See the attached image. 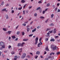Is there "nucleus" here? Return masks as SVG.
I'll use <instances>...</instances> for the list:
<instances>
[{
  "instance_id": "nucleus-50",
  "label": "nucleus",
  "mask_w": 60,
  "mask_h": 60,
  "mask_svg": "<svg viewBox=\"0 0 60 60\" xmlns=\"http://www.w3.org/2000/svg\"><path fill=\"white\" fill-rule=\"evenodd\" d=\"M49 32L50 33V34H51V33H52V32H53V30L50 31H49Z\"/></svg>"
},
{
  "instance_id": "nucleus-8",
  "label": "nucleus",
  "mask_w": 60,
  "mask_h": 60,
  "mask_svg": "<svg viewBox=\"0 0 60 60\" xmlns=\"http://www.w3.org/2000/svg\"><path fill=\"white\" fill-rule=\"evenodd\" d=\"M4 45V43L2 42H1L0 43V46H3Z\"/></svg>"
},
{
  "instance_id": "nucleus-40",
  "label": "nucleus",
  "mask_w": 60,
  "mask_h": 60,
  "mask_svg": "<svg viewBox=\"0 0 60 60\" xmlns=\"http://www.w3.org/2000/svg\"><path fill=\"white\" fill-rule=\"evenodd\" d=\"M50 28L47 29L46 30V31H49V30H50Z\"/></svg>"
},
{
  "instance_id": "nucleus-47",
  "label": "nucleus",
  "mask_w": 60,
  "mask_h": 60,
  "mask_svg": "<svg viewBox=\"0 0 60 60\" xmlns=\"http://www.w3.org/2000/svg\"><path fill=\"white\" fill-rule=\"evenodd\" d=\"M2 53V52L0 51V56H1V54Z\"/></svg>"
},
{
  "instance_id": "nucleus-28",
  "label": "nucleus",
  "mask_w": 60,
  "mask_h": 60,
  "mask_svg": "<svg viewBox=\"0 0 60 60\" xmlns=\"http://www.w3.org/2000/svg\"><path fill=\"white\" fill-rule=\"evenodd\" d=\"M6 19H8V15H6Z\"/></svg>"
},
{
  "instance_id": "nucleus-43",
  "label": "nucleus",
  "mask_w": 60,
  "mask_h": 60,
  "mask_svg": "<svg viewBox=\"0 0 60 60\" xmlns=\"http://www.w3.org/2000/svg\"><path fill=\"white\" fill-rule=\"evenodd\" d=\"M2 57L4 58V55L3 54H2Z\"/></svg>"
},
{
  "instance_id": "nucleus-14",
  "label": "nucleus",
  "mask_w": 60,
  "mask_h": 60,
  "mask_svg": "<svg viewBox=\"0 0 60 60\" xmlns=\"http://www.w3.org/2000/svg\"><path fill=\"white\" fill-rule=\"evenodd\" d=\"M45 50H47V51H49V49L48 47H47L45 48Z\"/></svg>"
},
{
  "instance_id": "nucleus-49",
  "label": "nucleus",
  "mask_w": 60,
  "mask_h": 60,
  "mask_svg": "<svg viewBox=\"0 0 60 60\" xmlns=\"http://www.w3.org/2000/svg\"><path fill=\"white\" fill-rule=\"evenodd\" d=\"M50 5V4H47V6H49Z\"/></svg>"
},
{
  "instance_id": "nucleus-46",
  "label": "nucleus",
  "mask_w": 60,
  "mask_h": 60,
  "mask_svg": "<svg viewBox=\"0 0 60 60\" xmlns=\"http://www.w3.org/2000/svg\"><path fill=\"white\" fill-rule=\"evenodd\" d=\"M11 47V45H9L8 47V49H10Z\"/></svg>"
},
{
  "instance_id": "nucleus-51",
  "label": "nucleus",
  "mask_w": 60,
  "mask_h": 60,
  "mask_svg": "<svg viewBox=\"0 0 60 60\" xmlns=\"http://www.w3.org/2000/svg\"><path fill=\"white\" fill-rule=\"evenodd\" d=\"M29 58H30V56L29 55H28L27 56Z\"/></svg>"
},
{
  "instance_id": "nucleus-23",
  "label": "nucleus",
  "mask_w": 60,
  "mask_h": 60,
  "mask_svg": "<svg viewBox=\"0 0 60 60\" xmlns=\"http://www.w3.org/2000/svg\"><path fill=\"white\" fill-rule=\"evenodd\" d=\"M3 30L4 31H7V30L6 29V28H3Z\"/></svg>"
},
{
  "instance_id": "nucleus-45",
  "label": "nucleus",
  "mask_w": 60,
  "mask_h": 60,
  "mask_svg": "<svg viewBox=\"0 0 60 60\" xmlns=\"http://www.w3.org/2000/svg\"><path fill=\"white\" fill-rule=\"evenodd\" d=\"M22 25V26H26V24H23Z\"/></svg>"
},
{
  "instance_id": "nucleus-57",
  "label": "nucleus",
  "mask_w": 60,
  "mask_h": 60,
  "mask_svg": "<svg viewBox=\"0 0 60 60\" xmlns=\"http://www.w3.org/2000/svg\"><path fill=\"white\" fill-rule=\"evenodd\" d=\"M58 37V36H55V38H56V39H57Z\"/></svg>"
},
{
  "instance_id": "nucleus-31",
  "label": "nucleus",
  "mask_w": 60,
  "mask_h": 60,
  "mask_svg": "<svg viewBox=\"0 0 60 60\" xmlns=\"http://www.w3.org/2000/svg\"><path fill=\"white\" fill-rule=\"evenodd\" d=\"M2 48H3V49L5 48V45H4L3 46H2Z\"/></svg>"
},
{
  "instance_id": "nucleus-54",
  "label": "nucleus",
  "mask_w": 60,
  "mask_h": 60,
  "mask_svg": "<svg viewBox=\"0 0 60 60\" xmlns=\"http://www.w3.org/2000/svg\"><path fill=\"white\" fill-rule=\"evenodd\" d=\"M19 25H18L17 26V27H16V29H18V27H19Z\"/></svg>"
},
{
  "instance_id": "nucleus-1",
  "label": "nucleus",
  "mask_w": 60,
  "mask_h": 60,
  "mask_svg": "<svg viewBox=\"0 0 60 60\" xmlns=\"http://www.w3.org/2000/svg\"><path fill=\"white\" fill-rule=\"evenodd\" d=\"M25 43L24 42H22V44L21 43H19L17 44V46L18 47H20V46L21 47H23V45L25 44Z\"/></svg>"
},
{
  "instance_id": "nucleus-7",
  "label": "nucleus",
  "mask_w": 60,
  "mask_h": 60,
  "mask_svg": "<svg viewBox=\"0 0 60 60\" xmlns=\"http://www.w3.org/2000/svg\"><path fill=\"white\" fill-rule=\"evenodd\" d=\"M48 9V8L46 9L45 11H43V14H44V13L46 12V11H47Z\"/></svg>"
},
{
  "instance_id": "nucleus-19",
  "label": "nucleus",
  "mask_w": 60,
  "mask_h": 60,
  "mask_svg": "<svg viewBox=\"0 0 60 60\" xmlns=\"http://www.w3.org/2000/svg\"><path fill=\"white\" fill-rule=\"evenodd\" d=\"M12 39H15L16 38V37H15V36H12Z\"/></svg>"
},
{
  "instance_id": "nucleus-27",
  "label": "nucleus",
  "mask_w": 60,
  "mask_h": 60,
  "mask_svg": "<svg viewBox=\"0 0 60 60\" xmlns=\"http://www.w3.org/2000/svg\"><path fill=\"white\" fill-rule=\"evenodd\" d=\"M23 12L22 14H23V15H25V10L23 11Z\"/></svg>"
},
{
  "instance_id": "nucleus-52",
  "label": "nucleus",
  "mask_w": 60,
  "mask_h": 60,
  "mask_svg": "<svg viewBox=\"0 0 60 60\" xmlns=\"http://www.w3.org/2000/svg\"><path fill=\"white\" fill-rule=\"evenodd\" d=\"M41 39H42V38H40L39 39V41H41Z\"/></svg>"
},
{
  "instance_id": "nucleus-41",
  "label": "nucleus",
  "mask_w": 60,
  "mask_h": 60,
  "mask_svg": "<svg viewBox=\"0 0 60 60\" xmlns=\"http://www.w3.org/2000/svg\"><path fill=\"white\" fill-rule=\"evenodd\" d=\"M39 11L40 13H41V9H40V10H39Z\"/></svg>"
},
{
  "instance_id": "nucleus-56",
  "label": "nucleus",
  "mask_w": 60,
  "mask_h": 60,
  "mask_svg": "<svg viewBox=\"0 0 60 60\" xmlns=\"http://www.w3.org/2000/svg\"><path fill=\"white\" fill-rule=\"evenodd\" d=\"M18 38H16L15 40V41H18Z\"/></svg>"
},
{
  "instance_id": "nucleus-39",
  "label": "nucleus",
  "mask_w": 60,
  "mask_h": 60,
  "mask_svg": "<svg viewBox=\"0 0 60 60\" xmlns=\"http://www.w3.org/2000/svg\"><path fill=\"white\" fill-rule=\"evenodd\" d=\"M57 8H56L54 10L55 11H57Z\"/></svg>"
},
{
  "instance_id": "nucleus-12",
  "label": "nucleus",
  "mask_w": 60,
  "mask_h": 60,
  "mask_svg": "<svg viewBox=\"0 0 60 60\" xmlns=\"http://www.w3.org/2000/svg\"><path fill=\"white\" fill-rule=\"evenodd\" d=\"M25 0H22L21 2L22 3H25L26 2V1H25Z\"/></svg>"
},
{
  "instance_id": "nucleus-61",
  "label": "nucleus",
  "mask_w": 60,
  "mask_h": 60,
  "mask_svg": "<svg viewBox=\"0 0 60 60\" xmlns=\"http://www.w3.org/2000/svg\"><path fill=\"white\" fill-rule=\"evenodd\" d=\"M26 5H24V6L23 7V9H24L25 8V7H26Z\"/></svg>"
},
{
  "instance_id": "nucleus-10",
  "label": "nucleus",
  "mask_w": 60,
  "mask_h": 60,
  "mask_svg": "<svg viewBox=\"0 0 60 60\" xmlns=\"http://www.w3.org/2000/svg\"><path fill=\"white\" fill-rule=\"evenodd\" d=\"M36 54L37 55H40V52L39 51H37L36 52Z\"/></svg>"
},
{
  "instance_id": "nucleus-34",
  "label": "nucleus",
  "mask_w": 60,
  "mask_h": 60,
  "mask_svg": "<svg viewBox=\"0 0 60 60\" xmlns=\"http://www.w3.org/2000/svg\"><path fill=\"white\" fill-rule=\"evenodd\" d=\"M49 25L50 26H54V24H53V23H51V24H50Z\"/></svg>"
},
{
  "instance_id": "nucleus-18",
  "label": "nucleus",
  "mask_w": 60,
  "mask_h": 60,
  "mask_svg": "<svg viewBox=\"0 0 60 60\" xmlns=\"http://www.w3.org/2000/svg\"><path fill=\"white\" fill-rule=\"evenodd\" d=\"M38 4H41V3H42V0H41L39 1L38 2Z\"/></svg>"
},
{
  "instance_id": "nucleus-60",
  "label": "nucleus",
  "mask_w": 60,
  "mask_h": 60,
  "mask_svg": "<svg viewBox=\"0 0 60 60\" xmlns=\"http://www.w3.org/2000/svg\"><path fill=\"white\" fill-rule=\"evenodd\" d=\"M56 50H58V48L57 47H56Z\"/></svg>"
},
{
  "instance_id": "nucleus-48",
  "label": "nucleus",
  "mask_w": 60,
  "mask_h": 60,
  "mask_svg": "<svg viewBox=\"0 0 60 60\" xmlns=\"http://www.w3.org/2000/svg\"><path fill=\"white\" fill-rule=\"evenodd\" d=\"M60 54V52H57L56 54L57 55H59V54Z\"/></svg>"
},
{
  "instance_id": "nucleus-36",
  "label": "nucleus",
  "mask_w": 60,
  "mask_h": 60,
  "mask_svg": "<svg viewBox=\"0 0 60 60\" xmlns=\"http://www.w3.org/2000/svg\"><path fill=\"white\" fill-rule=\"evenodd\" d=\"M38 56L37 55H36L35 56V59H37L38 57Z\"/></svg>"
},
{
  "instance_id": "nucleus-59",
  "label": "nucleus",
  "mask_w": 60,
  "mask_h": 60,
  "mask_svg": "<svg viewBox=\"0 0 60 60\" xmlns=\"http://www.w3.org/2000/svg\"><path fill=\"white\" fill-rule=\"evenodd\" d=\"M54 59V57H52L51 58V59H52H52Z\"/></svg>"
},
{
  "instance_id": "nucleus-4",
  "label": "nucleus",
  "mask_w": 60,
  "mask_h": 60,
  "mask_svg": "<svg viewBox=\"0 0 60 60\" xmlns=\"http://www.w3.org/2000/svg\"><path fill=\"white\" fill-rule=\"evenodd\" d=\"M22 48H21L20 49H18V50L19 51V50H20V53H19V55H20V53L21 52H22Z\"/></svg>"
},
{
  "instance_id": "nucleus-26",
  "label": "nucleus",
  "mask_w": 60,
  "mask_h": 60,
  "mask_svg": "<svg viewBox=\"0 0 60 60\" xmlns=\"http://www.w3.org/2000/svg\"><path fill=\"white\" fill-rule=\"evenodd\" d=\"M41 8L40 7H39L37 8L36 9V11H37L38 10H39Z\"/></svg>"
},
{
  "instance_id": "nucleus-2",
  "label": "nucleus",
  "mask_w": 60,
  "mask_h": 60,
  "mask_svg": "<svg viewBox=\"0 0 60 60\" xmlns=\"http://www.w3.org/2000/svg\"><path fill=\"white\" fill-rule=\"evenodd\" d=\"M26 56V54L25 53H23L22 55V57H21V58L22 59H24V58H25Z\"/></svg>"
},
{
  "instance_id": "nucleus-20",
  "label": "nucleus",
  "mask_w": 60,
  "mask_h": 60,
  "mask_svg": "<svg viewBox=\"0 0 60 60\" xmlns=\"http://www.w3.org/2000/svg\"><path fill=\"white\" fill-rule=\"evenodd\" d=\"M27 32H29L30 31V28H27Z\"/></svg>"
},
{
  "instance_id": "nucleus-33",
  "label": "nucleus",
  "mask_w": 60,
  "mask_h": 60,
  "mask_svg": "<svg viewBox=\"0 0 60 60\" xmlns=\"http://www.w3.org/2000/svg\"><path fill=\"white\" fill-rule=\"evenodd\" d=\"M20 34V31H18L17 33V34L19 35Z\"/></svg>"
},
{
  "instance_id": "nucleus-63",
  "label": "nucleus",
  "mask_w": 60,
  "mask_h": 60,
  "mask_svg": "<svg viewBox=\"0 0 60 60\" xmlns=\"http://www.w3.org/2000/svg\"><path fill=\"white\" fill-rule=\"evenodd\" d=\"M46 41H48V40H49V39L47 38H45Z\"/></svg>"
},
{
  "instance_id": "nucleus-17",
  "label": "nucleus",
  "mask_w": 60,
  "mask_h": 60,
  "mask_svg": "<svg viewBox=\"0 0 60 60\" xmlns=\"http://www.w3.org/2000/svg\"><path fill=\"white\" fill-rule=\"evenodd\" d=\"M4 1L2 2L1 4V5H2V6H3V5H4Z\"/></svg>"
},
{
  "instance_id": "nucleus-30",
  "label": "nucleus",
  "mask_w": 60,
  "mask_h": 60,
  "mask_svg": "<svg viewBox=\"0 0 60 60\" xmlns=\"http://www.w3.org/2000/svg\"><path fill=\"white\" fill-rule=\"evenodd\" d=\"M22 35L23 36L25 34V32H22Z\"/></svg>"
},
{
  "instance_id": "nucleus-13",
  "label": "nucleus",
  "mask_w": 60,
  "mask_h": 60,
  "mask_svg": "<svg viewBox=\"0 0 60 60\" xmlns=\"http://www.w3.org/2000/svg\"><path fill=\"white\" fill-rule=\"evenodd\" d=\"M56 29L55 28L53 30V33H54V34H55V33H56Z\"/></svg>"
},
{
  "instance_id": "nucleus-62",
  "label": "nucleus",
  "mask_w": 60,
  "mask_h": 60,
  "mask_svg": "<svg viewBox=\"0 0 60 60\" xmlns=\"http://www.w3.org/2000/svg\"><path fill=\"white\" fill-rule=\"evenodd\" d=\"M51 49H53V45H52L51 46Z\"/></svg>"
},
{
  "instance_id": "nucleus-3",
  "label": "nucleus",
  "mask_w": 60,
  "mask_h": 60,
  "mask_svg": "<svg viewBox=\"0 0 60 60\" xmlns=\"http://www.w3.org/2000/svg\"><path fill=\"white\" fill-rule=\"evenodd\" d=\"M38 41V37H36L35 39V43L34 44L36 45L37 44V42Z\"/></svg>"
},
{
  "instance_id": "nucleus-16",
  "label": "nucleus",
  "mask_w": 60,
  "mask_h": 60,
  "mask_svg": "<svg viewBox=\"0 0 60 60\" xmlns=\"http://www.w3.org/2000/svg\"><path fill=\"white\" fill-rule=\"evenodd\" d=\"M36 30V29L35 28L34 30H32V32H35Z\"/></svg>"
},
{
  "instance_id": "nucleus-21",
  "label": "nucleus",
  "mask_w": 60,
  "mask_h": 60,
  "mask_svg": "<svg viewBox=\"0 0 60 60\" xmlns=\"http://www.w3.org/2000/svg\"><path fill=\"white\" fill-rule=\"evenodd\" d=\"M11 54H12V55H13L14 54H15V52H14L12 51L11 52Z\"/></svg>"
},
{
  "instance_id": "nucleus-44",
  "label": "nucleus",
  "mask_w": 60,
  "mask_h": 60,
  "mask_svg": "<svg viewBox=\"0 0 60 60\" xmlns=\"http://www.w3.org/2000/svg\"><path fill=\"white\" fill-rule=\"evenodd\" d=\"M33 34H31L30 35H29V37H31V36H33Z\"/></svg>"
},
{
  "instance_id": "nucleus-24",
  "label": "nucleus",
  "mask_w": 60,
  "mask_h": 60,
  "mask_svg": "<svg viewBox=\"0 0 60 60\" xmlns=\"http://www.w3.org/2000/svg\"><path fill=\"white\" fill-rule=\"evenodd\" d=\"M54 14H52V15H51V18H53V17H54Z\"/></svg>"
},
{
  "instance_id": "nucleus-53",
  "label": "nucleus",
  "mask_w": 60,
  "mask_h": 60,
  "mask_svg": "<svg viewBox=\"0 0 60 60\" xmlns=\"http://www.w3.org/2000/svg\"><path fill=\"white\" fill-rule=\"evenodd\" d=\"M14 12V11L13 10H12V11L11 13H13Z\"/></svg>"
},
{
  "instance_id": "nucleus-22",
  "label": "nucleus",
  "mask_w": 60,
  "mask_h": 60,
  "mask_svg": "<svg viewBox=\"0 0 60 60\" xmlns=\"http://www.w3.org/2000/svg\"><path fill=\"white\" fill-rule=\"evenodd\" d=\"M22 9V7H21L20 8H19L18 9L19 10H21Z\"/></svg>"
},
{
  "instance_id": "nucleus-32",
  "label": "nucleus",
  "mask_w": 60,
  "mask_h": 60,
  "mask_svg": "<svg viewBox=\"0 0 60 60\" xmlns=\"http://www.w3.org/2000/svg\"><path fill=\"white\" fill-rule=\"evenodd\" d=\"M41 27V26H38L37 27V28L38 29H39V28H40Z\"/></svg>"
},
{
  "instance_id": "nucleus-25",
  "label": "nucleus",
  "mask_w": 60,
  "mask_h": 60,
  "mask_svg": "<svg viewBox=\"0 0 60 60\" xmlns=\"http://www.w3.org/2000/svg\"><path fill=\"white\" fill-rule=\"evenodd\" d=\"M28 39H24L23 40V41H28Z\"/></svg>"
},
{
  "instance_id": "nucleus-35",
  "label": "nucleus",
  "mask_w": 60,
  "mask_h": 60,
  "mask_svg": "<svg viewBox=\"0 0 60 60\" xmlns=\"http://www.w3.org/2000/svg\"><path fill=\"white\" fill-rule=\"evenodd\" d=\"M14 58H15L16 59H17L18 58V56H14Z\"/></svg>"
},
{
  "instance_id": "nucleus-9",
  "label": "nucleus",
  "mask_w": 60,
  "mask_h": 60,
  "mask_svg": "<svg viewBox=\"0 0 60 60\" xmlns=\"http://www.w3.org/2000/svg\"><path fill=\"white\" fill-rule=\"evenodd\" d=\"M56 49V46H55L54 47L52 48V50L53 51H54V50H55Z\"/></svg>"
},
{
  "instance_id": "nucleus-58",
  "label": "nucleus",
  "mask_w": 60,
  "mask_h": 60,
  "mask_svg": "<svg viewBox=\"0 0 60 60\" xmlns=\"http://www.w3.org/2000/svg\"><path fill=\"white\" fill-rule=\"evenodd\" d=\"M48 20H49V19H47V20L45 21V23H47L48 22Z\"/></svg>"
},
{
  "instance_id": "nucleus-64",
  "label": "nucleus",
  "mask_w": 60,
  "mask_h": 60,
  "mask_svg": "<svg viewBox=\"0 0 60 60\" xmlns=\"http://www.w3.org/2000/svg\"><path fill=\"white\" fill-rule=\"evenodd\" d=\"M45 60H48V58H46L45 59Z\"/></svg>"
},
{
  "instance_id": "nucleus-29",
  "label": "nucleus",
  "mask_w": 60,
  "mask_h": 60,
  "mask_svg": "<svg viewBox=\"0 0 60 60\" xmlns=\"http://www.w3.org/2000/svg\"><path fill=\"white\" fill-rule=\"evenodd\" d=\"M6 10V8H4V9H3L2 10V11H5Z\"/></svg>"
},
{
  "instance_id": "nucleus-42",
  "label": "nucleus",
  "mask_w": 60,
  "mask_h": 60,
  "mask_svg": "<svg viewBox=\"0 0 60 60\" xmlns=\"http://www.w3.org/2000/svg\"><path fill=\"white\" fill-rule=\"evenodd\" d=\"M34 16H37V14L36 13H35L34 14Z\"/></svg>"
},
{
  "instance_id": "nucleus-37",
  "label": "nucleus",
  "mask_w": 60,
  "mask_h": 60,
  "mask_svg": "<svg viewBox=\"0 0 60 60\" xmlns=\"http://www.w3.org/2000/svg\"><path fill=\"white\" fill-rule=\"evenodd\" d=\"M40 19H44V17L43 16H41L40 17Z\"/></svg>"
},
{
  "instance_id": "nucleus-15",
  "label": "nucleus",
  "mask_w": 60,
  "mask_h": 60,
  "mask_svg": "<svg viewBox=\"0 0 60 60\" xmlns=\"http://www.w3.org/2000/svg\"><path fill=\"white\" fill-rule=\"evenodd\" d=\"M45 50H47V51H49V49L48 47H47L45 48Z\"/></svg>"
},
{
  "instance_id": "nucleus-55",
  "label": "nucleus",
  "mask_w": 60,
  "mask_h": 60,
  "mask_svg": "<svg viewBox=\"0 0 60 60\" xmlns=\"http://www.w3.org/2000/svg\"><path fill=\"white\" fill-rule=\"evenodd\" d=\"M30 54L32 56H33V53L30 52Z\"/></svg>"
},
{
  "instance_id": "nucleus-11",
  "label": "nucleus",
  "mask_w": 60,
  "mask_h": 60,
  "mask_svg": "<svg viewBox=\"0 0 60 60\" xmlns=\"http://www.w3.org/2000/svg\"><path fill=\"white\" fill-rule=\"evenodd\" d=\"M55 40L54 38H52L50 40V41H55Z\"/></svg>"
},
{
  "instance_id": "nucleus-6",
  "label": "nucleus",
  "mask_w": 60,
  "mask_h": 60,
  "mask_svg": "<svg viewBox=\"0 0 60 60\" xmlns=\"http://www.w3.org/2000/svg\"><path fill=\"white\" fill-rule=\"evenodd\" d=\"M47 35H45V36L46 37H49V34H50V33H49L48 32L47 33Z\"/></svg>"
},
{
  "instance_id": "nucleus-38",
  "label": "nucleus",
  "mask_w": 60,
  "mask_h": 60,
  "mask_svg": "<svg viewBox=\"0 0 60 60\" xmlns=\"http://www.w3.org/2000/svg\"><path fill=\"white\" fill-rule=\"evenodd\" d=\"M40 43H39V44L38 45V47H40Z\"/></svg>"
},
{
  "instance_id": "nucleus-5",
  "label": "nucleus",
  "mask_w": 60,
  "mask_h": 60,
  "mask_svg": "<svg viewBox=\"0 0 60 60\" xmlns=\"http://www.w3.org/2000/svg\"><path fill=\"white\" fill-rule=\"evenodd\" d=\"M12 32V31H9L8 32H7V34H9V35H10V34H11V33Z\"/></svg>"
}]
</instances>
